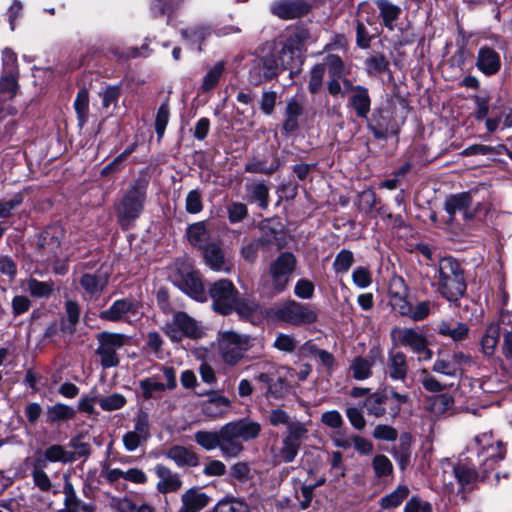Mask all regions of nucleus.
I'll list each match as a JSON object with an SVG mask.
<instances>
[{"label":"nucleus","instance_id":"nucleus-7","mask_svg":"<svg viewBox=\"0 0 512 512\" xmlns=\"http://www.w3.org/2000/svg\"><path fill=\"white\" fill-rule=\"evenodd\" d=\"M444 210L448 215V222L461 224V221H471L478 209L473 205L471 194L462 192L447 196L444 202Z\"/></svg>","mask_w":512,"mask_h":512},{"label":"nucleus","instance_id":"nucleus-48","mask_svg":"<svg viewBox=\"0 0 512 512\" xmlns=\"http://www.w3.org/2000/svg\"><path fill=\"white\" fill-rule=\"evenodd\" d=\"M17 82L15 75H5L0 80V101L13 98L16 94Z\"/></svg>","mask_w":512,"mask_h":512},{"label":"nucleus","instance_id":"nucleus-18","mask_svg":"<svg viewBox=\"0 0 512 512\" xmlns=\"http://www.w3.org/2000/svg\"><path fill=\"white\" fill-rule=\"evenodd\" d=\"M310 5L304 0H277L271 12L281 19H294L308 13Z\"/></svg>","mask_w":512,"mask_h":512},{"label":"nucleus","instance_id":"nucleus-16","mask_svg":"<svg viewBox=\"0 0 512 512\" xmlns=\"http://www.w3.org/2000/svg\"><path fill=\"white\" fill-rule=\"evenodd\" d=\"M203 251L205 264L215 272L229 274L234 268L233 259L216 243H210Z\"/></svg>","mask_w":512,"mask_h":512},{"label":"nucleus","instance_id":"nucleus-41","mask_svg":"<svg viewBox=\"0 0 512 512\" xmlns=\"http://www.w3.org/2000/svg\"><path fill=\"white\" fill-rule=\"evenodd\" d=\"M499 336L500 332L498 326L491 325L487 328L481 340L482 351L485 355L491 356L494 354L499 342Z\"/></svg>","mask_w":512,"mask_h":512},{"label":"nucleus","instance_id":"nucleus-10","mask_svg":"<svg viewBox=\"0 0 512 512\" xmlns=\"http://www.w3.org/2000/svg\"><path fill=\"white\" fill-rule=\"evenodd\" d=\"M279 64L276 54L271 50H263L261 55L255 56L250 64L249 81L259 85L278 76Z\"/></svg>","mask_w":512,"mask_h":512},{"label":"nucleus","instance_id":"nucleus-3","mask_svg":"<svg viewBox=\"0 0 512 512\" xmlns=\"http://www.w3.org/2000/svg\"><path fill=\"white\" fill-rule=\"evenodd\" d=\"M267 316L277 323L302 326L316 322L318 313L310 304L289 299L274 304L267 311Z\"/></svg>","mask_w":512,"mask_h":512},{"label":"nucleus","instance_id":"nucleus-57","mask_svg":"<svg viewBox=\"0 0 512 512\" xmlns=\"http://www.w3.org/2000/svg\"><path fill=\"white\" fill-rule=\"evenodd\" d=\"M436 306V303L432 301L418 302L415 306H412L411 319L414 321L424 320Z\"/></svg>","mask_w":512,"mask_h":512},{"label":"nucleus","instance_id":"nucleus-14","mask_svg":"<svg viewBox=\"0 0 512 512\" xmlns=\"http://www.w3.org/2000/svg\"><path fill=\"white\" fill-rule=\"evenodd\" d=\"M181 291L198 302L207 300V293L197 271L185 267L179 271V277L175 280Z\"/></svg>","mask_w":512,"mask_h":512},{"label":"nucleus","instance_id":"nucleus-45","mask_svg":"<svg viewBox=\"0 0 512 512\" xmlns=\"http://www.w3.org/2000/svg\"><path fill=\"white\" fill-rule=\"evenodd\" d=\"M139 387L145 399L153 398L157 393H161L166 389L165 384L156 380L154 377L141 380Z\"/></svg>","mask_w":512,"mask_h":512},{"label":"nucleus","instance_id":"nucleus-15","mask_svg":"<svg viewBox=\"0 0 512 512\" xmlns=\"http://www.w3.org/2000/svg\"><path fill=\"white\" fill-rule=\"evenodd\" d=\"M139 313V304L137 301L123 298L116 300L108 309L101 311L99 317L102 320L111 322H130L131 319L139 315Z\"/></svg>","mask_w":512,"mask_h":512},{"label":"nucleus","instance_id":"nucleus-46","mask_svg":"<svg viewBox=\"0 0 512 512\" xmlns=\"http://www.w3.org/2000/svg\"><path fill=\"white\" fill-rule=\"evenodd\" d=\"M74 107L78 115L79 124L82 126L87 121L89 112V97L88 92L85 89H81L78 92L74 102Z\"/></svg>","mask_w":512,"mask_h":512},{"label":"nucleus","instance_id":"nucleus-5","mask_svg":"<svg viewBox=\"0 0 512 512\" xmlns=\"http://www.w3.org/2000/svg\"><path fill=\"white\" fill-rule=\"evenodd\" d=\"M98 347L95 351L104 369L118 366V351L127 344L129 338L121 333L103 331L96 335Z\"/></svg>","mask_w":512,"mask_h":512},{"label":"nucleus","instance_id":"nucleus-44","mask_svg":"<svg viewBox=\"0 0 512 512\" xmlns=\"http://www.w3.org/2000/svg\"><path fill=\"white\" fill-rule=\"evenodd\" d=\"M194 439L207 451L219 448V431H197Z\"/></svg>","mask_w":512,"mask_h":512},{"label":"nucleus","instance_id":"nucleus-36","mask_svg":"<svg viewBox=\"0 0 512 512\" xmlns=\"http://www.w3.org/2000/svg\"><path fill=\"white\" fill-rule=\"evenodd\" d=\"M225 71V62L219 61L214 65L208 67L205 76L203 77L201 90L208 92L216 87Z\"/></svg>","mask_w":512,"mask_h":512},{"label":"nucleus","instance_id":"nucleus-17","mask_svg":"<svg viewBox=\"0 0 512 512\" xmlns=\"http://www.w3.org/2000/svg\"><path fill=\"white\" fill-rule=\"evenodd\" d=\"M424 409L431 421H436L454 409V398L448 393L429 396L425 400Z\"/></svg>","mask_w":512,"mask_h":512},{"label":"nucleus","instance_id":"nucleus-27","mask_svg":"<svg viewBox=\"0 0 512 512\" xmlns=\"http://www.w3.org/2000/svg\"><path fill=\"white\" fill-rule=\"evenodd\" d=\"M387 374L392 380L404 381L408 373L407 357L403 352L391 351L388 354Z\"/></svg>","mask_w":512,"mask_h":512},{"label":"nucleus","instance_id":"nucleus-8","mask_svg":"<svg viewBox=\"0 0 512 512\" xmlns=\"http://www.w3.org/2000/svg\"><path fill=\"white\" fill-rule=\"evenodd\" d=\"M238 294L234 284L227 279H220L209 288L212 307L214 311L222 315H228L234 311Z\"/></svg>","mask_w":512,"mask_h":512},{"label":"nucleus","instance_id":"nucleus-63","mask_svg":"<svg viewBox=\"0 0 512 512\" xmlns=\"http://www.w3.org/2000/svg\"><path fill=\"white\" fill-rule=\"evenodd\" d=\"M298 344V341L291 335L280 333L274 341V347L280 351L292 352Z\"/></svg>","mask_w":512,"mask_h":512},{"label":"nucleus","instance_id":"nucleus-38","mask_svg":"<svg viewBox=\"0 0 512 512\" xmlns=\"http://www.w3.org/2000/svg\"><path fill=\"white\" fill-rule=\"evenodd\" d=\"M286 429L287 431L283 438L297 444L299 447L307 438L308 426L306 423L295 419L288 427H286Z\"/></svg>","mask_w":512,"mask_h":512},{"label":"nucleus","instance_id":"nucleus-33","mask_svg":"<svg viewBox=\"0 0 512 512\" xmlns=\"http://www.w3.org/2000/svg\"><path fill=\"white\" fill-rule=\"evenodd\" d=\"M229 423L237 433L240 440L248 441L255 439L261 431L260 424L249 419H241Z\"/></svg>","mask_w":512,"mask_h":512},{"label":"nucleus","instance_id":"nucleus-6","mask_svg":"<svg viewBox=\"0 0 512 512\" xmlns=\"http://www.w3.org/2000/svg\"><path fill=\"white\" fill-rule=\"evenodd\" d=\"M472 364L471 356L461 351H439L432 371L451 378H457L463 374L465 368Z\"/></svg>","mask_w":512,"mask_h":512},{"label":"nucleus","instance_id":"nucleus-23","mask_svg":"<svg viewBox=\"0 0 512 512\" xmlns=\"http://www.w3.org/2000/svg\"><path fill=\"white\" fill-rule=\"evenodd\" d=\"M301 47L300 43L290 38L282 47L279 54H276V58L279 64V71L285 69L294 68L300 63Z\"/></svg>","mask_w":512,"mask_h":512},{"label":"nucleus","instance_id":"nucleus-9","mask_svg":"<svg viewBox=\"0 0 512 512\" xmlns=\"http://www.w3.org/2000/svg\"><path fill=\"white\" fill-rule=\"evenodd\" d=\"M397 342L418 355L419 361H428L433 357V352L428 348V341L422 330L418 328H395L392 331Z\"/></svg>","mask_w":512,"mask_h":512},{"label":"nucleus","instance_id":"nucleus-31","mask_svg":"<svg viewBox=\"0 0 512 512\" xmlns=\"http://www.w3.org/2000/svg\"><path fill=\"white\" fill-rule=\"evenodd\" d=\"M186 235L191 245L203 250L208 243L209 232L204 222H196L188 226Z\"/></svg>","mask_w":512,"mask_h":512},{"label":"nucleus","instance_id":"nucleus-13","mask_svg":"<svg viewBox=\"0 0 512 512\" xmlns=\"http://www.w3.org/2000/svg\"><path fill=\"white\" fill-rule=\"evenodd\" d=\"M164 332L173 342H179L184 337L197 338L201 334L196 321L184 312L174 314L165 324Z\"/></svg>","mask_w":512,"mask_h":512},{"label":"nucleus","instance_id":"nucleus-64","mask_svg":"<svg viewBox=\"0 0 512 512\" xmlns=\"http://www.w3.org/2000/svg\"><path fill=\"white\" fill-rule=\"evenodd\" d=\"M295 419H292L287 412L280 408L271 410L269 415V423L274 426H286L288 427Z\"/></svg>","mask_w":512,"mask_h":512},{"label":"nucleus","instance_id":"nucleus-32","mask_svg":"<svg viewBox=\"0 0 512 512\" xmlns=\"http://www.w3.org/2000/svg\"><path fill=\"white\" fill-rule=\"evenodd\" d=\"M378 354V351L372 350L368 358L356 357L350 365L353 377L357 380H364L370 377L372 365Z\"/></svg>","mask_w":512,"mask_h":512},{"label":"nucleus","instance_id":"nucleus-12","mask_svg":"<svg viewBox=\"0 0 512 512\" xmlns=\"http://www.w3.org/2000/svg\"><path fill=\"white\" fill-rule=\"evenodd\" d=\"M296 263V258L292 253L283 252L270 264L269 274L274 293H281L285 290Z\"/></svg>","mask_w":512,"mask_h":512},{"label":"nucleus","instance_id":"nucleus-28","mask_svg":"<svg viewBox=\"0 0 512 512\" xmlns=\"http://www.w3.org/2000/svg\"><path fill=\"white\" fill-rule=\"evenodd\" d=\"M350 104L358 117L367 118L371 106L368 89L360 85L351 86Z\"/></svg>","mask_w":512,"mask_h":512},{"label":"nucleus","instance_id":"nucleus-50","mask_svg":"<svg viewBox=\"0 0 512 512\" xmlns=\"http://www.w3.org/2000/svg\"><path fill=\"white\" fill-rule=\"evenodd\" d=\"M325 65H315L310 71L308 89L312 94L319 92L323 86Z\"/></svg>","mask_w":512,"mask_h":512},{"label":"nucleus","instance_id":"nucleus-11","mask_svg":"<svg viewBox=\"0 0 512 512\" xmlns=\"http://www.w3.org/2000/svg\"><path fill=\"white\" fill-rule=\"evenodd\" d=\"M145 191L139 186H131L117 207V217L122 227L128 228L142 212Z\"/></svg>","mask_w":512,"mask_h":512},{"label":"nucleus","instance_id":"nucleus-40","mask_svg":"<svg viewBox=\"0 0 512 512\" xmlns=\"http://www.w3.org/2000/svg\"><path fill=\"white\" fill-rule=\"evenodd\" d=\"M409 495V488L405 485H399L393 492L384 496L380 500L383 509L398 507Z\"/></svg>","mask_w":512,"mask_h":512},{"label":"nucleus","instance_id":"nucleus-19","mask_svg":"<svg viewBox=\"0 0 512 512\" xmlns=\"http://www.w3.org/2000/svg\"><path fill=\"white\" fill-rule=\"evenodd\" d=\"M219 449L225 458H235L243 450V445L230 423L219 430Z\"/></svg>","mask_w":512,"mask_h":512},{"label":"nucleus","instance_id":"nucleus-55","mask_svg":"<svg viewBox=\"0 0 512 512\" xmlns=\"http://www.w3.org/2000/svg\"><path fill=\"white\" fill-rule=\"evenodd\" d=\"M66 314L68 317V324H64V330L68 331L69 333H73L75 331V326L79 321L80 316V307L79 305L74 301H67L66 302Z\"/></svg>","mask_w":512,"mask_h":512},{"label":"nucleus","instance_id":"nucleus-39","mask_svg":"<svg viewBox=\"0 0 512 512\" xmlns=\"http://www.w3.org/2000/svg\"><path fill=\"white\" fill-rule=\"evenodd\" d=\"M97 402L103 411L112 412L122 409L127 404V399L123 394L115 392L98 397Z\"/></svg>","mask_w":512,"mask_h":512},{"label":"nucleus","instance_id":"nucleus-24","mask_svg":"<svg viewBox=\"0 0 512 512\" xmlns=\"http://www.w3.org/2000/svg\"><path fill=\"white\" fill-rule=\"evenodd\" d=\"M436 332L441 336L452 339L454 342H460L468 336L469 327L466 323L453 319L442 320L437 324Z\"/></svg>","mask_w":512,"mask_h":512},{"label":"nucleus","instance_id":"nucleus-59","mask_svg":"<svg viewBox=\"0 0 512 512\" xmlns=\"http://www.w3.org/2000/svg\"><path fill=\"white\" fill-rule=\"evenodd\" d=\"M403 512H433V508L428 501L413 496L405 504Z\"/></svg>","mask_w":512,"mask_h":512},{"label":"nucleus","instance_id":"nucleus-1","mask_svg":"<svg viewBox=\"0 0 512 512\" xmlns=\"http://www.w3.org/2000/svg\"><path fill=\"white\" fill-rule=\"evenodd\" d=\"M475 443L481 449L484 457L480 465V472L468 463H459L454 467V475L459 485L472 490L477 487L479 481H485L489 473L494 470L496 464L504 459L506 450L501 441L492 442V433L485 432L475 437Z\"/></svg>","mask_w":512,"mask_h":512},{"label":"nucleus","instance_id":"nucleus-21","mask_svg":"<svg viewBox=\"0 0 512 512\" xmlns=\"http://www.w3.org/2000/svg\"><path fill=\"white\" fill-rule=\"evenodd\" d=\"M210 502V497L193 487L186 490L181 496V506L177 512H200Z\"/></svg>","mask_w":512,"mask_h":512},{"label":"nucleus","instance_id":"nucleus-58","mask_svg":"<svg viewBox=\"0 0 512 512\" xmlns=\"http://www.w3.org/2000/svg\"><path fill=\"white\" fill-rule=\"evenodd\" d=\"M353 283L360 289L369 287L372 283L370 271L365 267H357L352 273Z\"/></svg>","mask_w":512,"mask_h":512},{"label":"nucleus","instance_id":"nucleus-60","mask_svg":"<svg viewBox=\"0 0 512 512\" xmlns=\"http://www.w3.org/2000/svg\"><path fill=\"white\" fill-rule=\"evenodd\" d=\"M185 208L190 214H197L202 210V197L198 190L189 191L186 196Z\"/></svg>","mask_w":512,"mask_h":512},{"label":"nucleus","instance_id":"nucleus-26","mask_svg":"<svg viewBox=\"0 0 512 512\" xmlns=\"http://www.w3.org/2000/svg\"><path fill=\"white\" fill-rule=\"evenodd\" d=\"M476 66L485 75H493L500 69V57L492 48L482 47L478 52Z\"/></svg>","mask_w":512,"mask_h":512},{"label":"nucleus","instance_id":"nucleus-34","mask_svg":"<svg viewBox=\"0 0 512 512\" xmlns=\"http://www.w3.org/2000/svg\"><path fill=\"white\" fill-rule=\"evenodd\" d=\"M214 512H251V507L243 498L226 496L216 503Z\"/></svg>","mask_w":512,"mask_h":512},{"label":"nucleus","instance_id":"nucleus-51","mask_svg":"<svg viewBox=\"0 0 512 512\" xmlns=\"http://www.w3.org/2000/svg\"><path fill=\"white\" fill-rule=\"evenodd\" d=\"M320 65H325L328 69L329 77H341L344 73V63L342 59L335 54H329Z\"/></svg>","mask_w":512,"mask_h":512},{"label":"nucleus","instance_id":"nucleus-20","mask_svg":"<svg viewBox=\"0 0 512 512\" xmlns=\"http://www.w3.org/2000/svg\"><path fill=\"white\" fill-rule=\"evenodd\" d=\"M154 471L159 479L156 485L159 493H174L181 489L182 480L178 473L173 472L170 468L162 464H157Z\"/></svg>","mask_w":512,"mask_h":512},{"label":"nucleus","instance_id":"nucleus-37","mask_svg":"<svg viewBox=\"0 0 512 512\" xmlns=\"http://www.w3.org/2000/svg\"><path fill=\"white\" fill-rule=\"evenodd\" d=\"M386 401L387 396L385 394L373 393L365 399L364 407L369 415L379 418L386 413Z\"/></svg>","mask_w":512,"mask_h":512},{"label":"nucleus","instance_id":"nucleus-61","mask_svg":"<svg viewBox=\"0 0 512 512\" xmlns=\"http://www.w3.org/2000/svg\"><path fill=\"white\" fill-rule=\"evenodd\" d=\"M294 294L300 299H311L314 295V284L307 279H299L294 287Z\"/></svg>","mask_w":512,"mask_h":512},{"label":"nucleus","instance_id":"nucleus-62","mask_svg":"<svg viewBox=\"0 0 512 512\" xmlns=\"http://www.w3.org/2000/svg\"><path fill=\"white\" fill-rule=\"evenodd\" d=\"M321 422L329 428L339 429L343 425L344 420L337 410H330L321 415Z\"/></svg>","mask_w":512,"mask_h":512},{"label":"nucleus","instance_id":"nucleus-52","mask_svg":"<svg viewBox=\"0 0 512 512\" xmlns=\"http://www.w3.org/2000/svg\"><path fill=\"white\" fill-rule=\"evenodd\" d=\"M354 262L353 253L349 250H341L335 257L333 268L336 273H346Z\"/></svg>","mask_w":512,"mask_h":512},{"label":"nucleus","instance_id":"nucleus-54","mask_svg":"<svg viewBox=\"0 0 512 512\" xmlns=\"http://www.w3.org/2000/svg\"><path fill=\"white\" fill-rule=\"evenodd\" d=\"M26 290L35 297H47L52 292V284L48 282H40L36 279H29L26 282Z\"/></svg>","mask_w":512,"mask_h":512},{"label":"nucleus","instance_id":"nucleus-53","mask_svg":"<svg viewBox=\"0 0 512 512\" xmlns=\"http://www.w3.org/2000/svg\"><path fill=\"white\" fill-rule=\"evenodd\" d=\"M170 110L167 103H163L156 114L155 119V131L159 139H161L165 133L166 126L169 122Z\"/></svg>","mask_w":512,"mask_h":512},{"label":"nucleus","instance_id":"nucleus-43","mask_svg":"<svg viewBox=\"0 0 512 512\" xmlns=\"http://www.w3.org/2000/svg\"><path fill=\"white\" fill-rule=\"evenodd\" d=\"M48 419L50 422H58L61 420H69L75 417V410L63 403H56L48 408Z\"/></svg>","mask_w":512,"mask_h":512},{"label":"nucleus","instance_id":"nucleus-4","mask_svg":"<svg viewBox=\"0 0 512 512\" xmlns=\"http://www.w3.org/2000/svg\"><path fill=\"white\" fill-rule=\"evenodd\" d=\"M218 352L224 363L236 365L252 347V339L235 331H221L217 337Z\"/></svg>","mask_w":512,"mask_h":512},{"label":"nucleus","instance_id":"nucleus-25","mask_svg":"<svg viewBox=\"0 0 512 512\" xmlns=\"http://www.w3.org/2000/svg\"><path fill=\"white\" fill-rule=\"evenodd\" d=\"M304 112V101L300 97H293L287 101L284 112L283 129L293 132L298 128V120Z\"/></svg>","mask_w":512,"mask_h":512},{"label":"nucleus","instance_id":"nucleus-47","mask_svg":"<svg viewBox=\"0 0 512 512\" xmlns=\"http://www.w3.org/2000/svg\"><path fill=\"white\" fill-rule=\"evenodd\" d=\"M45 459L50 462H71L74 460L73 453L70 451H66L60 445H52L45 450Z\"/></svg>","mask_w":512,"mask_h":512},{"label":"nucleus","instance_id":"nucleus-29","mask_svg":"<svg viewBox=\"0 0 512 512\" xmlns=\"http://www.w3.org/2000/svg\"><path fill=\"white\" fill-rule=\"evenodd\" d=\"M165 456L171 459L178 467H195L199 463L197 455L190 449L175 445L165 452Z\"/></svg>","mask_w":512,"mask_h":512},{"label":"nucleus","instance_id":"nucleus-42","mask_svg":"<svg viewBox=\"0 0 512 512\" xmlns=\"http://www.w3.org/2000/svg\"><path fill=\"white\" fill-rule=\"evenodd\" d=\"M299 446L284 438L281 441V447L274 453V458L278 462L290 463L298 454Z\"/></svg>","mask_w":512,"mask_h":512},{"label":"nucleus","instance_id":"nucleus-35","mask_svg":"<svg viewBox=\"0 0 512 512\" xmlns=\"http://www.w3.org/2000/svg\"><path fill=\"white\" fill-rule=\"evenodd\" d=\"M105 275L85 274L81 278V286L90 297H97L107 285Z\"/></svg>","mask_w":512,"mask_h":512},{"label":"nucleus","instance_id":"nucleus-30","mask_svg":"<svg viewBox=\"0 0 512 512\" xmlns=\"http://www.w3.org/2000/svg\"><path fill=\"white\" fill-rule=\"evenodd\" d=\"M375 4L379 10L384 26L390 31L394 30L395 21L401 14V8L389 0H376Z\"/></svg>","mask_w":512,"mask_h":512},{"label":"nucleus","instance_id":"nucleus-22","mask_svg":"<svg viewBox=\"0 0 512 512\" xmlns=\"http://www.w3.org/2000/svg\"><path fill=\"white\" fill-rule=\"evenodd\" d=\"M231 401L217 391L207 393V399L201 404L202 412L209 418L222 416L230 407Z\"/></svg>","mask_w":512,"mask_h":512},{"label":"nucleus","instance_id":"nucleus-56","mask_svg":"<svg viewBox=\"0 0 512 512\" xmlns=\"http://www.w3.org/2000/svg\"><path fill=\"white\" fill-rule=\"evenodd\" d=\"M258 309L259 305L255 301L242 299L239 295L237 296V304L235 305L234 310L237 311L241 317L249 318L253 316Z\"/></svg>","mask_w":512,"mask_h":512},{"label":"nucleus","instance_id":"nucleus-49","mask_svg":"<svg viewBox=\"0 0 512 512\" xmlns=\"http://www.w3.org/2000/svg\"><path fill=\"white\" fill-rule=\"evenodd\" d=\"M372 467L377 478L388 476L393 471L392 462L385 455H376L372 460Z\"/></svg>","mask_w":512,"mask_h":512},{"label":"nucleus","instance_id":"nucleus-2","mask_svg":"<svg viewBox=\"0 0 512 512\" xmlns=\"http://www.w3.org/2000/svg\"><path fill=\"white\" fill-rule=\"evenodd\" d=\"M435 277L439 293L448 301H457L466 291L461 266L452 257L440 259Z\"/></svg>","mask_w":512,"mask_h":512}]
</instances>
